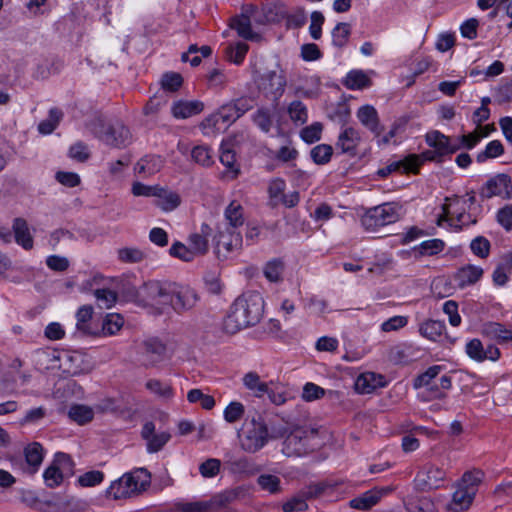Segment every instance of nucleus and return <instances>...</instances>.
Segmentation results:
<instances>
[{"instance_id": "f257e3e1", "label": "nucleus", "mask_w": 512, "mask_h": 512, "mask_svg": "<svg viewBox=\"0 0 512 512\" xmlns=\"http://www.w3.org/2000/svg\"><path fill=\"white\" fill-rule=\"evenodd\" d=\"M138 300L143 306L151 307L158 314L172 309L182 315L194 309L200 300L195 289L171 281L150 280L138 290Z\"/></svg>"}, {"instance_id": "f03ea898", "label": "nucleus", "mask_w": 512, "mask_h": 512, "mask_svg": "<svg viewBox=\"0 0 512 512\" xmlns=\"http://www.w3.org/2000/svg\"><path fill=\"white\" fill-rule=\"evenodd\" d=\"M264 312V299L257 291H247L235 299L227 316L223 320L222 329L233 335L249 326L256 325Z\"/></svg>"}, {"instance_id": "7ed1b4c3", "label": "nucleus", "mask_w": 512, "mask_h": 512, "mask_svg": "<svg viewBox=\"0 0 512 512\" xmlns=\"http://www.w3.org/2000/svg\"><path fill=\"white\" fill-rule=\"evenodd\" d=\"M285 433V429L282 428L269 430L264 419L257 416L247 418L237 435L240 448L246 453L254 454L264 448L269 440L281 438Z\"/></svg>"}, {"instance_id": "20e7f679", "label": "nucleus", "mask_w": 512, "mask_h": 512, "mask_svg": "<svg viewBox=\"0 0 512 512\" xmlns=\"http://www.w3.org/2000/svg\"><path fill=\"white\" fill-rule=\"evenodd\" d=\"M323 443L318 428L310 425L296 426L283 441L282 452L287 457H301L319 449Z\"/></svg>"}, {"instance_id": "39448f33", "label": "nucleus", "mask_w": 512, "mask_h": 512, "mask_svg": "<svg viewBox=\"0 0 512 512\" xmlns=\"http://www.w3.org/2000/svg\"><path fill=\"white\" fill-rule=\"evenodd\" d=\"M483 479L484 473L481 470L473 469L464 472L453 486L455 491L447 504V509L451 512L467 511L473 504Z\"/></svg>"}, {"instance_id": "423d86ee", "label": "nucleus", "mask_w": 512, "mask_h": 512, "mask_svg": "<svg viewBox=\"0 0 512 512\" xmlns=\"http://www.w3.org/2000/svg\"><path fill=\"white\" fill-rule=\"evenodd\" d=\"M150 484V472L145 468H138L113 481L106 493L114 500L132 498L144 492Z\"/></svg>"}, {"instance_id": "0eeeda50", "label": "nucleus", "mask_w": 512, "mask_h": 512, "mask_svg": "<svg viewBox=\"0 0 512 512\" xmlns=\"http://www.w3.org/2000/svg\"><path fill=\"white\" fill-rule=\"evenodd\" d=\"M91 132L106 145L125 148L132 142L130 130L121 122L105 123L96 118L89 124Z\"/></svg>"}, {"instance_id": "6e6552de", "label": "nucleus", "mask_w": 512, "mask_h": 512, "mask_svg": "<svg viewBox=\"0 0 512 512\" xmlns=\"http://www.w3.org/2000/svg\"><path fill=\"white\" fill-rule=\"evenodd\" d=\"M402 206L397 202H387L369 208L361 217V225L366 231L374 232L379 228L397 222L401 217Z\"/></svg>"}, {"instance_id": "1a4fd4ad", "label": "nucleus", "mask_w": 512, "mask_h": 512, "mask_svg": "<svg viewBox=\"0 0 512 512\" xmlns=\"http://www.w3.org/2000/svg\"><path fill=\"white\" fill-rule=\"evenodd\" d=\"M425 141L432 149L415 154L418 157V168L426 161L441 163L445 156L458 151V146H454L453 139L437 130L428 132L425 135Z\"/></svg>"}, {"instance_id": "9d476101", "label": "nucleus", "mask_w": 512, "mask_h": 512, "mask_svg": "<svg viewBox=\"0 0 512 512\" xmlns=\"http://www.w3.org/2000/svg\"><path fill=\"white\" fill-rule=\"evenodd\" d=\"M214 253L219 260H226L242 247V236L238 231L228 227L217 226V234L213 238Z\"/></svg>"}, {"instance_id": "9b49d317", "label": "nucleus", "mask_w": 512, "mask_h": 512, "mask_svg": "<svg viewBox=\"0 0 512 512\" xmlns=\"http://www.w3.org/2000/svg\"><path fill=\"white\" fill-rule=\"evenodd\" d=\"M286 84V76L279 66L274 70L263 73L257 80L259 90L266 96L273 97L275 100L283 95Z\"/></svg>"}, {"instance_id": "f8f14e48", "label": "nucleus", "mask_w": 512, "mask_h": 512, "mask_svg": "<svg viewBox=\"0 0 512 512\" xmlns=\"http://www.w3.org/2000/svg\"><path fill=\"white\" fill-rule=\"evenodd\" d=\"M73 462L68 454L58 452L52 463L45 469L43 478L49 488H55L63 482L64 473L72 470Z\"/></svg>"}, {"instance_id": "ddd939ff", "label": "nucleus", "mask_w": 512, "mask_h": 512, "mask_svg": "<svg viewBox=\"0 0 512 512\" xmlns=\"http://www.w3.org/2000/svg\"><path fill=\"white\" fill-rule=\"evenodd\" d=\"M479 195L482 199L500 197L502 199L512 198V181L509 175L500 173L491 177L480 189Z\"/></svg>"}, {"instance_id": "4468645a", "label": "nucleus", "mask_w": 512, "mask_h": 512, "mask_svg": "<svg viewBox=\"0 0 512 512\" xmlns=\"http://www.w3.org/2000/svg\"><path fill=\"white\" fill-rule=\"evenodd\" d=\"M240 117L235 105L230 101L223 104L215 113L206 117L201 123V128L204 133L208 134L214 130H219L220 123L231 124Z\"/></svg>"}, {"instance_id": "2eb2a0df", "label": "nucleus", "mask_w": 512, "mask_h": 512, "mask_svg": "<svg viewBox=\"0 0 512 512\" xmlns=\"http://www.w3.org/2000/svg\"><path fill=\"white\" fill-rule=\"evenodd\" d=\"M445 476L446 473L443 469L427 464L417 473L415 480L421 490H432L442 485Z\"/></svg>"}, {"instance_id": "dca6fc26", "label": "nucleus", "mask_w": 512, "mask_h": 512, "mask_svg": "<svg viewBox=\"0 0 512 512\" xmlns=\"http://www.w3.org/2000/svg\"><path fill=\"white\" fill-rule=\"evenodd\" d=\"M465 352L468 357L476 362H484L485 360L497 361L501 352L495 345L489 344L484 348L481 340L474 338L466 343Z\"/></svg>"}, {"instance_id": "f3484780", "label": "nucleus", "mask_w": 512, "mask_h": 512, "mask_svg": "<svg viewBox=\"0 0 512 512\" xmlns=\"http://www.w3.org/2000/svg\"><path fill=\"white\" fill-rule=\"evenodd\" d=\"M141 436L147 442V451L149 453L160 451L171 438L170 433L166 431L156 433L153 422H146L143 425Z\"/></svg>"}, {"instance_id": "a211bd4d", "label": "nucleus", "mask_w": 512, "mask_h": 512, "mask_svg": "<svg viewBox=\"0 0 512 512\" xmlns=\"http://www.w3.org/2000/svg\"><path fill=\"white\" fill-rule=\"evenodd\" d=\"M361 142V136L357 129L353 127L344 128L338 136L335 144L341 153L348 154L349 156L357 155V148Z\"/></svg>"}, {"instance_id": "6ab92c4d", "label": "nucleus", "mask_w": 512, "mask_h": 512, "mask_svg": "<svg viewBox=\"0 0 512 512\" xmlns=\"http://www.w3.org/2000/svg\"><path fill=\"white\" fill-rule=\"evenodd\" d=\"M359 122L373 133L376 137H379L384 131L383 125L380 123V118L377 110L372 105L361 106L356 113Z\"/></svg>"}, {"instance_id": "aec40b11", "label": "nucleus", "mask_w": 512, "mask_h": 512, "mask_svg": "<svg viewBox=\"0 0 512 512\" xmlns=\"http://www.w3.org/2000/svg\"><path fill=\"white\" fill-rule=\"evenodd\" d=\"M483 269L479 266L467 264L460 267L454 274V281L461 289L476 284L483 276Z\"/></svg>"}, {"instance_id": "412c9836", "label": "nucleus", "mask_w": 512, "mask_h": 512, "mask_svg": "<svg viewBox=\"0 0 512 512\" xmlns=\"http://www.w3.org/2000/svg\"><path fill=\"white\" fill-rule=\"evenodd\" d=\"M145 365L153 366L162 361L166 354V345L157 338H149L143 342Z\"/></svg>"}, {"instance_id": "4be33fe9", "label": "nucleus", "mask_w": 512, "mask_h": 512, "mask_svg": "<svg viewBox=\"0 0 512 512\" xmlns=\"http://www.w3.org/2000/svg\"><path fill=\"white\" fill-rule=\"evenodd\" d=\"M403 170L406 173L417 174L418 168V157L415 154H409L403 160L393 162L384 168L378 170L377 174L380 177H387L389 174L395 171Z\"/></svg>"}, {"instance_id": "5701e85b", "label": "nucleus", "mask_w": 512, "mask_h": 512, "mask_svg": "<svg viewBox=\"0 0 512 512\" xmlns=\"http://www.w3.org/2000/svg\"><path fill=\"white\" fill-rule=\"evenodd\" d=\"M481 334L499 343L512 341V330L507 329L503 324L498 322H486L481 327Z\"/></svg>"}, {"instance_id": "b1692460", "label": "nucleus", "mask_w": 512, "mask_h": 512, "mask_svg": "<svg viewBox=\"0 0 512 512\" xmlns=\"http://www.w3.org/2000/svg\"><path fill=\"white\" fill-rule=\"evenodd\" d=\"M384 377L373 372L359 375L355 381V389L360 394H369L376 388L384 386Z\"/></svg>"}, {"instance_id": "393cba45", "label": "nucleus", "mask_w": 512, "mask_h": 512, "mask_svg": "<svg viewBox=\"0 0 512 512\" xmlns=\"http://www.w3.org/2000/svg\"><path fill=\"white\" fill-rule=\"evenodd\" d=\"M224 218L226 223L221 224L222 227H228L230 230L237 231L245 221L242 205L236 200L231 201L225 208Z\"/></svg>"}, {"instance_id": "a878e982", "label": "nucleus", "mask_w": 512, "mask_h": 512, "mask_svg": "<svg viewBox=\"0 0 512 512\" xmlns=\"http://www.w3.org/2000/svg\"><path fill=\"white\" fill-rule=\"evenodd\" d=\"M226 466L230 473L240 476H252L260 471V467L247 457L231 459Z\"/></svg>"}, {"instance_id": "bb28decb", "label": "nucleus", "mask_w": 512, "mask_h": 512, "mask_svg": "<svg viewBox=\"0 0 512 512\" xmlns=\"http://www.w3.org/2000/svg\"><path fill=\"white\" fill-rule=\"evenodd\" d=\"M210 233L211 227L203 223L200 233H193L189 236V246L196 256L205 255L208 252V236Z\"/></svg>"}, {"instance_id": "cd10ccee", "label": "nucleus", "mask_w": 512, "mask_h": 512, "mask_svg": "<svg viewBox=\"0 0 512 512\" xmlns=\"http://www.w3.org/2000/svg\"><path fill=\"white\" fill-rule=\"evenodd\" d=\"M64 369L71 375H79L88 371V364L81 352L66 353L62 358Z\"/></svg>"}, {"instance_id": "c85d7f7f", "label": "nucleus", "mask_w": 512, "mask_h": 512, "mask_svg": "<svg viewBox=\"0 0 512 512\" xmlns=\"http://www.w3.org/2000/svg\"><path fill=\"white\" fill-rule=\"evenodd\" d=\"M12 227L16 243L22 246L25 250L32 249L33 238L30 234L27 221L23 218H15Z\"/></svg>"}, {"instance_id": "c756f323", "label": "nucleus", "mask_w": 512, "mask_h": 512, "mask_svg": "<svg viewBox=\"0 0 512 512\" xmlns=\"http://www.w3.org/2000/svg\"><path fill=\"white\" fill-rule=\"evenodd\" d=\"M445 324L442 321L428 319L419 325V333L422 337L439 342L445 331Z\"/></svg>"}, {"instance_id": "7c9ffc66", "label": "nucleus", "mask_w": 512, "mask_h": 512, "mask_svg": "<svg viewBox=\"0 0 512 512\" xmlns=\"http://www.w3.org/2000/svg\"><path fill=\"white\" fill-rule=\"evenodd\" d=\"M204 104L200 101H179L172 106V114L179 119H185L201 113Z\"/></svg>"}, {"instance_id": "2f4dec72", "label": "nucleus", "mask_w": 512, "mask_h": 512, "mask_svg": "<svg viewBox=\"0 0 512 512\" xmlns=\"http://www.w3.org/2000/svg\"><path fill=\"white\" fill-rule=\"evenodd\" d=\"M164 166V159L159 155H146L135 165V171L139 174L153 175Z\"/></svg>"}, {"instance_id": "473e14b6", "label": "nucleus", "mask_w": 512, "mask_h": 512, "mask_svg": "<svg viewBox=\"0 0 512 512\" xmlns=\"http://www.w3.org/2000/svg\"><path fill=\"white\" fill-rule=\"evenodd\" d=\"M156 198V206L161 208L163 211L169 212L175 210L181 203L180 196L177 192L168 190L161 187V191H158Z\"/></svg>"}, {"instance_id": "72a5a7b5", "label": "nucleus", "mask_w": 512, "mask_h": 512, "mask_svg": "<svg viewBox=\"0 0 512 512\" xmlns=\"http://www.w3.org/2000/svg\"><path fill=\"white\" fill-rule=\"evenodd\" d=\"M372 84L371 79L362 70L350 71L344 81V85L350 90H360L370 87Z\"/></svg>"}, {"instance_id": "f704fd0d", "label": "nucleus", "mask_w": 512, "mask_h": 512, "mask_svg": "<svg viewBox=\"0 0 512 512\" xmlns=\"http://www.w3.org/2000/svg\"><path fill=\"white\" fill-rule=\"evenodd\" d=\"M93 316V307L91 305H83L76 312V328L84 335H97L89 325V321Z\"/></svg>"}, {"instance_id": "c9c22d12", "label": "nucleus", "mask_w": 512, "mask_h": 512, "mask_svg": "<svg viewBox=\"0 0 512 512\" xmlns=\"http://www.w3.org/2000/svg\"><path fill=\"white\" fill-rule=\"evenodd\" d=\"M445 248V243L441 239H430L423 241L413 248L416 256H433L442 252Z\"/></svg>"}, {"instance_id": "e433bc0d", "label": "nucleus", "mask_w": 512, "mask_h": 512, "mask_svg": "<svg viewBox=\"0 0 512 512\" xmlns=\"http://www.w3.org/2000/svg\"><path fill=\"white\" fill-rule=\"evenodd\" d=\"M145 387L151 393L165 400L172 399L174 396L173 387L169 382H164L159 379H149Z\"/></svg>"}, {"instance_id": "4c0bfd02", "label": "nucleus", "mask_w": 512, "mask_h": 512, "mask_svg": "<svg viewBox=\"0 0 512 512\" xmlns=\"http://www.w3.org/2000/svg\"><path fill=\"white\" fill-rule=\"evenodd\" d=\"M69 418L79 425H84L92 421L94 411L91 407L83 404H74L69 408Z\"/></svg>"}, {"instance_id": "58836bf2", "label": "nucleus", "mask_w": 512, "mask_h": 512, "mask_svg": "<svg viewBox=\"0 0 512 512\" xmlns=\"http://www.w3.org/2000/svg\"><path fill=\"white\" fill-rule=\"evenodd\" d=\"M381 498L377 491H367L350 501V507L358 510H368L376 505Z\"/></svg>"}, {"instance_id": "ea45409f", "label": "nucleus", "mask_w": 512, "mask_h": 512, "mask_svg": "<svg viewBox=\"0 0 512 512\" xmlns=\"http://www.w3.org/2000/svg\"><path fill=\"white\" fill-rule=\"evenodd\" d=\"M231 28L235 29L239 36L247 40H253L258 37L251 29V21L247 15H240L232 19Z\"/></svg>"}, {"instance_id": "a19ab883", "label": "nucleus", "mask_w": 512, "mask_h": 512, "mask_svg": "<svg viewBox=\"0 0 512 512\" xmlns=\"http://www.w3.org/2000/svg\"><path fill=\"white\" fill-rule=\"evenodd\" d=\"M24 455L27 464L33 468L32 472H35L43 461V447L40 443L33 442L24 449Z\"/></svg>"}, {"instance_id": "79ce46f5", "label": "nucleus", "mask_w": 512, "mask_h": 512, "mask_svg": "<svg viewBox=\"0 0 512 512\" xmlns=\"http://www.w3.org/2000/svg\"><path fill=\"white\" fill-rule=\"evenodd\" d=\"M289 118L295 125H303L308 120V110L306 105L299 101H292L287 108Z\"/></svg>"}, {"instance_id": "37998d69", "label": "nucleus", "mask_w": 512, "mask_h": 512, "mask_svg": "<svg viewBox=\"0 0 512 512\" xmlns=\"http://www.w3.org/2000/svg\"><path fill=\"white\" fill-rule=\"evenodd\" d=\"M332 43L337 48H343L347 45L351 35V25L346 22L338 23L331 32Z\"/></svg>"}, {"instance_id": "c03bdc74", "label": "nucleus", "mask_w": 512, "mask_h": 512, "mask_svg": "<svg viewBox=\"0 0 512 512\" xmlns=\"http://www.w3.org/2000/svg\"><path fill=\"white\" fill-rule=\"evenodd\" d=\"M63 117V112L58 108H51L47 119L41 121L38 125V131L43 134H51Z\"/></svg>"}, {"instance_id": "a18cd8bd", "label": "nucleus", "mask_w": 512, "mask_h": 512, "mask_svg": "<svg viewBox=\"0 0 512 512\" xmlns=\"http://www.w3.org/2000/svg\"><path fill=\"white\" fill-rule=\"evenodd\" d=\"M212 508L210 501L178 502L174 504L173 512H211Z\"/></svg>"}, {"instance_id": "49530a36", "label": "nucleus", "mask_w": 512, "mask_h": 512, "mask_svg": "<svg viewBox=\"0 0 512 512\" xmlns=\"http://www.w3.org/2000/svg\"><path fill=\"white\" fill-rule=\"evenodd\" d=\"M333 155V147L328 144H319L310 151L313 162L317 165H325L330 162Z\"/></svg>"}, {"instance_id": "de8ad7c7", "label": "nucleus", "mask_w": 512, "mask_h": 512, "mask_svg": "<svg viewBox=\"0 0 512 512\" xmlns=\"http://www.w3.org/2000/svg\"><path fill=\"white\" fill-rule=\"evenodd\" d=\"M253 122L262 132H270L273 126L271 111L268 108H259L253 115Z\"/></svg>"}, {"instance_id": "09e8293b", "label": "nucleus", "mask_w": 512, "mask_h": 512, "mask_svg": "<svg viewBox=\"0 0 512 512\" xmlns=\"http://www.w3.org/2000/svg\"><path fill=\"white\" fill-rule=\"evenodd\" d=\"M123 324L124 319L120 314H107L102 324V334L105 336L114 335L122 328Z\"/></svg>"}, {"instance_id": "8fccbe9b", "label": "nucleus", "mask_w": 512, "mask_h": 512, "mask_svg": "<svg viewBox=\"0 0 512 512\" xmlns=\"http://www.w3.org/2000/svg\"><path fill=\"white\" fill-rule=\"evenodd\" d=\"M442 371V366L433 365L430 366L425 372L418 375L413 381V387L415 389H420L422 387L430 386L432 381L439 375Z\"/></svg>"}, {"instance_id": "3c124183", "label": "nucleus", "mask_w": 512, "mask_h": 512, "mask_svg": "<svg viewBox=\"0 0 512 512\" xmlns=\"http://www.w3.org/2000/svg\"><path fill=\"white\" fill-rule=\"evenodd\" d=\"M243 383L247 389L253 391L256 396H262L268 392V386L266 383L260 380L258 374L254 372L247 373L243 378Z\"/></svg>"}, {"instance_id": "603ef678", "label": "nucleus", "mask_w": 512, "mask_h": 512, "mask_svg": "<svg viewBox=\"0 0 512 512\" xmlns=\"http://www.w3.org/2000/svg\"><path fill=\"white\" fill-rule=\"evenodd\" d=\"M257 484L264 491L276 494L281 491V480L278 476L272 474H261L257 478Z\"/></svg>"}, {"instance_id": "864d4df0", "label": "nucleus", "mask_w": 512, "mask_h": 512, "mask_svg": "<svg viewBox=\"0 0 512 512\" xmlns=\"http://www.w3.org/2000/svg\"><path fill=\"white\" fill-rule=\"evenodd\" d=\"M187 400L190 403H200L205 410H211L215 406V399L211 395L204 394L200 389H191L187 393Z\"/></svg>"}, {"instance_id": "5fc2aeb1", "label": "nucleus", "mask_w": 512, "mask_h": 512, "mask_svg": "<svg viewBox=\"0 0 512 512\" xmlns=\"http://www.w3.org/2000/svg\"><path fill=\"white\" fill-rule=\"evenodd\" d=\"M245 413V407L241 402L232 401L224 409L223 416L227 423L233 424L241 420Z\"/></svg>"}, {"instance_id": "6e6d98bb", "label": "nucleus", "mask_w": 512, "mask_h": 512, "mask_svg": "<svg viewBox=\"0 0 512 512\" xmlns=\"http://www.w3.org/2000/svg\"><path fill=\"white\" fill-rule=\"evenodd\" d=\"M118 259L123 263H139L145 258V253L136 247H124L117 251Z\"/></svg>"}, {"instance_id": "4d7b16f0", "label": "nucleus", "mask_w": 512, "mask_h": 512, "mask_svg": "<svg viewBox=\"0 0 512 512\" xmlns=\"http://www.w3.org/2000/svg\"><path fill=\"white\" fill-rule=\"evenodd\" d=\"M504 153V146L499 140H493L486 145L484 151L478 153L477 161L479 163L485 162L487 159H492L501 156Z\"/></svg>"}, {"instance_id": "13d9d810", "label": "nucleus", "mask_w": 512, "mask_h": 512, "mask_svg": "<svg viewBox=\"0 0 512 512\" xmlns=\"http://www.w3.org/2000/svg\"><path fill=\"white\" fill-rule=\"evenodd\" d=\"M323 131V125L320 122H314L309 126L304 127L300 132L301 139L308 143L312 144L321 139Z\"/></svg>"}, {"instance_id": "bf43d9fd", "label": "nucleus", "mask_w": 512, "mask_h": 512, "mask_svg": "<svg viewBox=\"0 0 512 512\" xmlns=\"http://www.w3.org/2000/svg\"><path fill=\"white\" fill-rule=\"evenodd\" d=\"M470 249L475 256L485 259L490 254L491 244L484 236H477L471 241Z\"/></svg>"}, {"instance_id": "052dcab7", "label": "nucleus", "mask_w": 512, "mask_h": 512, "mask_svg": "<svg viewBox=\"0 0 512 512\" xmlns=\"http://www.w3.org/2000/svg\"><path fill=\"white\" fill-rule=\"evenodd\" d=\"M248 48V45L243 42H239L235 46H228L226 48V57L230 62L239 65L243 62Z\"/></svg>"}, {"instance_id": "680f3d73", "label": "nucleus", "mask_w": 512, "mask_h": 512, "mask_svg": "<svg viewBox=\"0 0 512 512\" xmlns=\"http://www.w3.org/2000/svg\"><path fill=\"white\" fill-rule=\"evenodd\" d=\"M170 256L178 258L184 262H191L195 259L196 255L190 247H187L181 242H175L169 249Z\"/></svg>"}, {"instance_id": "e2e57ef3", "label": "nucleus", "mask_w": 512, "mask_h": 512, "mask_svg": "<svg viewBox=\"0 0 512 512\" xmlns=\"http://www.w3.org/2000/svg\"><path fill=\"white\" fill-rule=\"evenodd\" d=\"M284 270V263L280 259L269 261L264 267V275L271 282L280 280Z\"/></svg>"}, {"instance_id": "0e129e2a", "label": "nucleus", "mask_w": 512, "mask_h": 512, "mask_svg": "<svg viewBox=\"0 0 512 512\" xmlns=\"http://www.w3.org/2000/svg\"><path fill=\"white\" fill-rule=\"evenodd\" d=\"M192 159L202 166L209 167L213 164L211 151L206 146H196L191 151Z\"/></svg>"}, {"instance_id": "69168bd1", "label": "nucleus", "mask_w": 512, "mask_h": 512, "mask_svg": "<svg viewBox=\"0 0 512 512\" xmlns=\"http://www.w3.org/2000/svg\"><path fill=\"white\" fill-rule=\"evenodd\" d=\"M221 461L217 458H209L199 466V472L204 478H213L220 472Z\"/></svg>"}, {"instance_id": "338daca9", "label": "nucleus", "mask_w": 512, "mask_h": 512, "mask_svg": "<svg viewBox=\"0 0 512 512\" xmlns=\"http://www.w3.org/2000/svg\"><path fill=\"white\" fill-rule=\"evenodd\" d=\"M94 295L101 308H111L117 301V293L110 289H97Z\"/></svg>"}, {"instance_id": "774afa93", "label": "nucleus", "mask_w": 512, "mask_h": 512, "mask_svg": "<svg viewBox=\"0 0 512 512\" xmlns=\"http://www.w3.org/2000/svg\"><path fill=\"white\" fill-rule=\"evenodd\" d=\"M497 222L506 230H512V205L507 204L500 208L496 214Z\"/></svg>"}]
</instances>
